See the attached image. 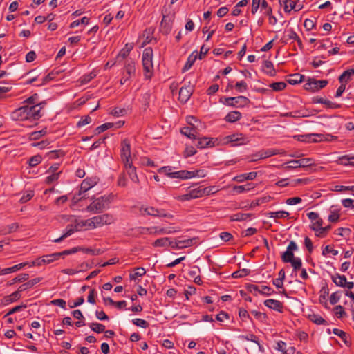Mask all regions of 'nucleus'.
Wrapping results in <instances>:
<instances>
[{
	"label": "nucleus",
	"instance_id": "nucleus-56",
	"mask_svg": "<svg viewBox=\"0 0 354 354\" xmlns=\"http://www.w3.org/2000/svg\"><path fill=\"white\" fill-rule=\"evenodd\" d=\"M339 160L343 165L354 166V156H344L339 158Z\"/></svg>",
	"mask_w": 354,
	"mask_h": 354
},
{
	"label": "nucleus",
	"instance_id": "nucleus-42",
	"mask_svg": "<svg viewBox=\"0 0 354 354\" xmlns=\"http://www.w3.org/2000/svg\"><path fill=\"white\" fill-rule=\"evenodd\" d=\"M312 133L304 134V135H297L295 136V138L301 142H316V140L313 139Z\"/></svg>",
	"mask_w": 354,
	"mask_h": 354
},
{
	"label": "nucleus",
	"instance_id": "nucleus-28",
	"mask_svg": "<svg viewBox=\"0 0 354 354\" xmlns=\"http://www.w3.org/2000/svg\"><path fill=\"white\" fill-rule=\"evenodd\" d=\"M180 132L184 136L189 138L196 139L197 138L196 127H186L180 129Z\"/></svg>",
	"mask_w": 354,
	"mask_h": 354
},
{
	"label": "nucleus",
	"instance_id": "nucleus-17",
	"mask_svg": "<svg viewBox=\"0 0 354 354\" xmlns=\"http://www.w3.org/2000/svg\"><path fill=\"white\" fill-rule=\"evenodd\" d=\"M97 183V178H86L81 183L78 196H81Z\"/></svg>",
	"mask_w": 354,
	"mask_h": 354
},
{
	"label": "nucleus",
	"instance_id": "nucleus-54",
	"mask_svg": "<svg viewBox=\"0 0 354 354\" xmlns=\"http://www.w3.org/2000/svg\"><path fill=\"white\" fill-rule=\"evenodd\" d=\"M44 261H45V259H44V257L42 256V257H40L36 259L35 260H34L31 262L26 261V263H28L26 266H28V267L41 266L45 264Z\"/></svg>",
	"mask_w": 354,
	"mask_h": 354
},
{
	"label": "nucleus",
	"instance_id": "nucleus-48",
	"mask_svg": "<svg viewBox=\"0 0 354 354\" xmlns=\"http://www.w3.org/2000/svg\"><path fill=\"white\" fill-rule=\"evenodd\" d=\"M250 270L249 269L243 268V269L239 270L237 271L234 272L232 274V277L235 279L241 278V277L248 276V274H250Z\"/></svg>",
	"mask_w": 354,
	"mask_h": 354
},
{
	"label": "nucleus",
	"instance_id": "nucleus-7",
	"mask_svg": "<svg viewBox=\"0 0 354 354\" xmlns=\"http://www.w3.org/2000/svg\"><path fill=\"white\" fill-rule=\"evenodd\" d=\"M45 102L36 104V105H26V112L27 120H38L41 117V110L42 109Z\"/></svg>",
	"mask_w": 354,
	"mask_h": 354
},
{
	"label": "nucleus",
	"instance_id": "nucleus-40",
	"mask_svg": "<svg viewBox=\"0 0 354 354\" xmlns=\"http://www.w3.org/2000/svg\"><path fill=\"white\" fill-rule=\"evenodd\" d=\"M304 79V75L295 73L290 75V78L288 80V82L292 85L300 83Z\"/></svg>",
	"mask_w": 354,
	"mask_h": 354
},
{
	"label": "nucleus",
	"instance_id": "nucleus-6",
	"mask_svg": "<svg viewBox=\"0 0 354 354\" xmlns=\"http://www.w3.org/2000/svg\"><path fill=\"white\" fill-rule=\"evenodd\" d=\"M224 100L225 101L223 102L221 100V102L228 106L235 107H244L248 106L250 102L248 97L242 95L238 97H225Z\"/></svg>",
	"mask_w": 354,
	"mask_h": 354
},
{
	"label": "nucleus",
	"instance_id": "nucleus-15",
	"mask_svg": "<svg viewBox=\"0 0 354 354\" xmlns=\"http://www.w3.org/2000/svg\"><path fill=\"white\" fill-rule=\"evenodd\" d=\"M280 152L278 150L269 149H263L259 151V152L252 155V162H255L259 160L265 159L272 156L279 154Z\"/></svg>",
	"mask_w": 354,
	"mask_h": 354
},
{
	"label": "nucleus",
	"instance_id": "nucleus-64",
	"mask_svg": "<svg viewBox=\"0 0 354 354\" xmlns=\"http://www.w3.org/2000/svg\"><path fill=\"white\" fill-rule=\"evenodd\" d=\"M41 156L37 155V156H32V158H30L29 160V165L30 167H35L37 166V165H39L41 161Z\"/></svg>",
	"mask_w": 354,
	"mask_h": 354
},
{
	"label": "nucleus",
	"instance_id": "nucleus-58",
	"mask_svg": "<svg viewBox=\"0 0 354 354\" xmlns=\"http://www.w3.org/2000/svg\"><path fill=\"white\" fill-rule=\"evenodd\" d=\"M330 253H331L333 256H335L338 254V251L333 249L331 245H326V246L322 250V254L324 256H326Z\"/></svg>",
	"mask_w": 354,
	"mask_h": 354
},
{
	"label": "nucleus",
	"instance_id": "nucleus-20",
	"mask_svg": "<svg viewBox=\"0 0 354 354\" xmlns=\"http://www.w3.org/2000/svg\"><path fill=\"white\" fill-rule=\"evenodd\" d=\"M124 168L130 179L133 183H138L139 179L136 173V169L133 166L132 162L124 164Z\"/></svg>",
	"mask_w": 354,
	"mask_h": 354
},
{
	"label": "nucleus",
	"instance_id": "nucleus-10",
	"mask_svg": "<svg viewBox=\"0 0 354 354\" xmlns=\"http://www.w3.org/2000/svg\"><path fill=\"white\" fill-rule=\"evenodd\" d=\"M225 139L227 143H232V146L245 145L248 143L250 141L248 138L245 137L242 133H234L226 136Z\"/></svg>",
	"mask_w": 354,
	"mask_h": 354
},
{
	"label": "nucleus",
	"instance_id": "nucleus-47",
	"mask_svg": "<svg viewBox=\"0 0 354 354\" xmlns=\"http://www.w3.org/2000/svg\"><path fill=\"white\" fill-rule=\"evenodd\" d=\"M21 298V291L19 289L6 297L7 303L14 302Z\"/></svg>",
	"mask_w": 354,
	"mask_h": 354
},
{
	"label": "nucleus",
	"instance_id": "nucleus-22",
	"mask_svg": "<svg viewBox=\"0 0 354 354\" xmlns=\"http://www.w3.org/2000/svg\"><path fill=\"white\" fill-rule=\"evenodd\" d=\"M333 333L335 335H337L338 337H339L347 346H351V337L348 334H347L346 332H344L340 329H338V328H334L333 330Z\"/></svg>",
	"mask_w": 354,
	"mask_h": 354
},
{
	"label": "nucleus",
	"instance_id": "nucleus-11",
	"mask_svg": "<svg viewBox=\"0 0 354 354\" xmlns=\"http://www.w3.org/2000/svg\"><path fill=\"white\" fill-rule=\"evenodd\" d=\"M120 156L122 162L124 164L132 162L131 160V146L127 139H124L121 144Z\"/></svg>",
	"mask_w": 354,
	"mask_h": 354
},
{
	"label": "nucleus",
	"instance_id": "nucleus-24",
	"mask_svg": "<svg viewBox=\"0 0 354 354\" xmlns=\"http://www.w3.org/2000/svg\"><path fill=\"white\" fill-rule=\"evenodd\" d=\"M257 173L254 171H252L248 174H243L239 176H235L233 178V180L236 181L238 183H243L245 180H253L257 177Z\"/></svg>",
	"mask_w": 354,
	"mask_h": 354
},
{
	"label": "nucleus",
	"instance_id": "nucleus-34",
	"mask_svg": "<svg viewBox=\"0 0 354 354\" xmlns=\"http://www.w3.org/2000/svg\"><path fill=\"white\" fill-rule=\"evenodd\" d=\"M241 118V113L237 111H230L225 116V120L228 122H235Z\"/></svg>",
	"mask_w": 354,
	"mask_h": 354
},
{
	"label": "nucleus",
	"instance_id": "nucleus-32",
	"mask_svg": "<svg viewBox=\"0 0 354 354\" xmlns=\"http://www.w3.org/2000/svg\"><path fill=\"white\" fill-rule=\"evenodd\" d=\"M332 280L336 286L342 288H345V283L347 281L346 277L344 275H341L338 273L332 276Z\"/></svg>",
	"mask_w": 354,
	"mask_h": 354
},
{
	"label": "nucleus",
	"instance_id": "nucleus-14",
	"mask_svg": "<svg viewBox=\"0 0 354 354\" xmlns=\"http://www.w3.org/2000/svg\"><path fill=\"white\" fill-rule=\"evenodd\" d=\"M279 3L284 6V11L286 12H290L292 10L297 12L303 8V4L299 0H279Z\"/></svg>",
	"mask_w": 354,
	"mask_h": 354
},
{
	"label": "nucleus",
	"instance_id": "nucleus-33",
	"mask_svg": "<svg viewBox=\"0 0 354 354\" xmlns=\"http://www.w3.org/2000/svg\"><path fill=\"white\" fill-rule=\"evenodd\" d=\"M263 71L270 76H274L276 75V71L274 68L273 64L272 62L266 60L263 62Z\"/></svg>",
	"mask_w": 354,
	"mask_h": 354
},
{
	"label": "nucleus",
	"instance_id": "nucleus-39",
	"mask_svg": "<svg viewBox=\"0 0 354 354\" xmlns=\"http://www.w3.org/2000/svg\"><path fill=\"white\" fill-rule=\"evenodd\" d=\"M189 193V198H191V199L200 198L204 196V192L203 191L202 187H198L197 188L193 189L190 190Z\"/></svg>",
	"mask_w": 354,
	"mask_h": 354
},
{
	"label": "nucleus",
	"instance_id": "nucleus-37",
	"mask_svg": "<svg viewBox=\"0 0 354 354\" xmlns=\"http://www.w3.org/2000/svg\"><path fill=\"white\" fill-rule=\"evenodd\" d=\"M196 146L200 149H203L207 147L213 146V143L210 139L208 138L204 137L201 138H198V143Z\"/></svg>",
	"mask_w": 354,
	"mask_h": 354
},
{
	"label": "nucleus",
	"instance_id": "nucleus-27",
	"mask_svg": "<svg viewBox=\"0 0 354 354\" xmlns=\"http://www.w3.org/2000/svg\"><path fill=\"white\" fill-rule=\"evenodd\" d=\"M28 264V263L24 262V263L17 264L14 266L10 267V268H3V269L1 270V274L5 275V274H7L9 273H12V272H17V271L22 269L25 266H26Z\"/></svg>",
	"mask_w": 354,
	"mask_h": 354
},
{
	"label": "nucleus",
	"instance_id": "nucleus-31",
	"mask_svg": "<svg viewBox=\"0 0 354 354\" xmlns=\"http://www.w3.org/2000/svg\"><path fill=\"white\" fill-rule=\"evenodd\" d=\"M197 57L198 51L195 50L188 57L187 61L183 68V72L189 70L192 66Z\"/></svg>",
	"mask_w": 354,
	"mask_h": 354
},
{
	"label": "nucleus",
	"instance_id": "nucleus-19",
	"mask_svg": "<svg viewBox=\"0 0 354 354\" xmlns=\"http://www.w3.org/2000/svg\"><path fill=\"white\" fill-rule=\"evenodd\" d=\"M193 88L190 86H185L181 87L179 91V99L184 102H186L192 95Z\"/></svg>",
	"mask_w": 354,
	"mask_h": 354
},
{
	"label": "nucleus",
	"instance_id": "nucleus-25",
	"mask_svg": "<svg viewBox=\"0 0 354 354\" xmlns=\"http://www.w3.org/2000/svg\"><path fill=\"white\" fill-rule=\"evenodd\" d=\"M42 279H43V278L39 277H37V278L32 279L31 280H29L26 283L21 285L18 288L19 290L21 291V292H23V291H24L26 290L30 289L32 287H33L35 285H36L37 283H38L40 281H41Z\"/></svg>",
	"mask_w": 354,
	"mask_h": 354
},
{
	"label": "nucleus",
	"instance_id": "nucleus-1",
	"mask_svg": "<svg viewBox=\"0 0 354 354\" xmlns=\"http://www.w3.org/2000/svg\"><path fill=\"white\" fill-rule=\"evenodd\" d=\"M77 252H82L84 254H89L91 256H97L102 254L104 250L95 248L93 247L84 248L82 246L74 247L69 250H65L60 252H55L50 254L44 255V259H45V264H49L58 260L59 258H64L66 255L73 254Z\"/></svg>",
	"mask_w": 354,
	"mask_h": 354
},
{
	"label": "nucleus",
	"instance_id": "nucleus-9",
	"mask_svg": "<svg viewBox=\"0 0 354 354\" xmlns=\"http://www.w3.org/2000/svg\"><path fill=\"white\" fill-rule=\"evenodd\" d=\"M93 226L95 228L102 227L104 225H110L113 223V217L108 214L98 215L92 217Z\"/></svg>",
	"mask_w": 354,
	"mask_h": 354
},
{
	"label": "nucleus",
	"instance_id": "nucleus-62",
	"mask_svg": "<svg viewBox=\"0 0 354 354\" xmlns=\"http://www.w3.org/2000/svg\"><path fill=\"white\" fill-rule=\"evenodd\" d=\"M334 310H335V315L338 318H342V317L346 316V315L344 311V308L340 305L336 306L334 308Z\"/></svg>",
	"mask_w": 354,
	"mask_h": 354
},
{
	"label": "nucleus",
	"instance_id": "nucleus-4",
	"mask_svg": "<svg viewBox=\"0 0 354 354\" xmlns=\"http://www.w3.org/2000/svg\"><path fill=\"white\" fill-rule=\"evenodd\" d=\"M153 50L151 47L145 48L142 53V66L145 71V77L150 79L153 75Z\"/></svg>",
	"mask_w": 354,
	"mask_h": 354
},
{
	"label": "nucleus",
	"instance_id": "nucleus-23",
	"mask_svg": "<svg viewBox=\"0 0 354 354\" xmlns=\"http://www.w3.org/2000/svg\"><path fill=\"white\" fill-rule=\"evenodd\" d=\"M313 101L314 103L323 104L326 105L328 108L330 109H338L340 107L339 104L328 100L327 99H325L324 97H316L313 99Z\"/></svg>",
	"mask_w": 354,
	"mask_h": 354
},
{
	"label": "nucleus",
	"instance_id": "nucleus-38",
	"mask_svg": "<svg viewBox=\"0 0 354 354\" xmlns=\"http://www.w3.org/2000/svg\"><path fill=\"white\" fill-rule=\"evenodd\" d=\"M47 133V129L44 128L43 129L37 131L32 132L29 134V139L30 140H36L39 139L41 137L45 136Z\"/></svg>",
	"mask_w": 354,
	"mask_h": 354
},
{
	"label": "nucleus",
	"instance_id": "nucleus-26",
	"mask_svg": "<svg viewBox=\"0 0 354 354\" xmlns=\"http://www.w3.org/2000/svg\"><path fill=\"white\" fill-rule=\"evenodd\" d=\"M190 171L187 170H180L178 171H174L172 174H169V177L172 178H180L181 180L190 179Z\"/></svg>",
	"mask_w": 354,
	"mask_h": 354
},
{
	"label": "nucleus",
	"instance_id": "nucleus-12",
	"mask_svg": "<svg viewBox=\"0 0 354 354\" xmlns=\"http://www.w3.org/2000/svg\"><path fill=\"white\" fill-rule=\"evenodd\" d=\"M281 259L284 263H290L294 271L299 270L302 266V262L299 257H295L294 254L290 253L283 254Z\"/></svg>",
	"mask_w": 354,
	"mask_h": 354
},
{
	"label": "nucleus",
	"instance_id": "nucleus-18",
	"mask_svg": "<svg viewBox=\"0 0 354 354\" xmlns=\"http://www.w3.org/2000/svg\"><path fill=\"white\" fill-rule=\"evenodd\" d=\"M264 305L279 313L283 311V304L279 300L273 299H266L264 301Z\"/></svg>",
	"mask_w": 354,
	"mask_h": 354
},
{
	"label": "nucleus",
	"instance_id": "nucleus-41",
	"mask_svg": "<svg viewBox=\"0 0 354 354\" xmlns=\"http://www.w3.org/2000/svg\"><path fill=\"white\" fill-rule=\"evenodd\" d=\"M353 75H354V68L346 70L339 77V81L346 82Z\"/></svg>",
	"mask_w": 354,
	"mask_h": 354
},
{
	"label": "nucleus",
	"instance_id": "nucleus-61",
	"mask_svg": "<svg viewBox=\"0 0 354 354\" xmlns=\"http://www.w3.org/2000/svg\"><path fill=\"white\" fill-rule=\"evenodd\" d=\"M63 156H64V153L62 150H53L48 153V156L51 159H55Z\"/></svg>",
	"mask_w": 354,
	"mask_h": 354
},
{
	"label": "nucleus",
	"instance_id": "nucleus-30",
	"mask_svg": "<svg viewBox=\"0 0 354 354\" xmlns=\"http://www.w3.org/2000/svg\"><path fill=\"white\" fill-rule=\"evenodd\" d=\"M255 187L253 183H247L243 185H235L233 187V191L236 194H241L245 192H249Z\"/></svg>",
	"mask_w": 354,
	"mask_h": 354
},
{
	"label": "nucleus",
	"instance_id": "nucleus-53",
	"mask_svg": "<svg viewBox=\"0 0 354 354\" xmlns=\"http://www.w3.org/2000/svg\"><path fill=\"white\" fill-rule=\"evenodd\" d=\"M251 313L255 317V318L257 319H258L259 321H260L261 322H265L266 320L268 319V316L266 315V313H261L259 311H257L254 310H252Z\"/></svg>",
	"mask_w": 354,
	"mask_h": 354
},
{
	"label": "nucleus",
	"instance_id": "nucleus-45",
	"mask_svg": "<svg viewBox=\"0 0 354 354\" xmlns=\"http://www.w3.org/2000/svg\"><path fill=\"white\" fill-rule=\"evenodd\" d=\"M250 216H251L250 214L239 212V213L233 214L231 218H232V221H245Z\"/></svg>",
	"mask_w": 354,
	"mask_h": 354
},
{
	"label": "nucleus",
	"instance_id": "nucleus-3",
	"mask_svg": "<svg viewBox=\"0 0 354 354\" xmlns=\"http://www.w3.org/2000/svg\"><path fill=\"white\" fill-rule=\"evenodd\" d=\"M113 196L111 195L102 196L95 199L90 205L86 207V210L93 214L103 212L108 209Z\"/></svg>",
	"mask_w": 354,
	"mask_h": 354
},
{
	"label": "nucleus",
	"instance_id": "nucleus-44",
	"mask_svg": "<svg viewBox=\"0 0 354 354\" xmlns=\"http://www.w3.org/2000/svg\"><path fill=\"white\" fill-rule=\"evenodd\" d=\"M115 126L114 123L113 122H107V123H104L99 127H97L95 129V134H100L104 131H105L106 130L110 129V128H112Z\"/></svg>",
	"mask_w": 354,
	"mask_h": 354
},
{
	"label": "nucleus",
	"instance_id": "nucleus-2",
	"mask_svg": "<svg viewBox=\"0 0 354 354\" xmlns=\"http://www.w3.org/2000/svg\"><path fill=\"white\" fill-rule=\"evenodd\" d=\"M68 221L70 223L66 226V232L60 237L55 239L54 242L62 241L65 237L71 235L74 232L83 229L95 228L91 222L92 218L87 220H80L75 216H70Z\"/></svg>",
	"mask_w": 354,
	"mask_h": 354
},
{
	"label": "nucleus",
	"instance_id": "nucleus-51",
	"mask_svg": "<svg viewBox=\"0 0 354 354\" xmlns=\"http://www.w3.org/2000/svg\"><path fill=\"white\" fill-rule=\"evenodd\" d=\"M132 323L138 327L147 328L149 327V324L145 319L140 318H136L132 320Z\"/></svg>",
	"mask_w": 354,
	"mask_h": 354
},
{
	"label": "nucleus",
	"instance_id": "nucleus-36",
	"mask_svg": "<svg viewBox=\"0 0 354 354\" xmlns=\"http://www.w3.org/2000/svg\"><path fill=\"white\" fill-rule=\"evenodd\" d=\"M88 326L92 331L97 333H104L105 330V326L97 322L90 323Z\"/></svg>",
	"mask_w": 354,
	"mask_h": 354
},
{
	"label": "nucleus",
	"instance_id": "nucleus-8",
	"mask_svg": "<svg viewBox=\"0 0 354 354\" xmlns=\"http://www.w3.org/2000/svg\"><path fill=\"white\" fill-rule=\"evenodd\" d=\"M328 84V81L325 80H317L313 78H308L304 87L307 91L315 92L324 88Z\"/></svg>",
	"mask_w": 354,
	"mask_h": 354
},
{
	"label": "nucleus",
	"instance_id": "nucleus-21",
	"mask_svg": "<svg viewBox=\"0 0 354 354\" xmlns=\"http://www.w3.org/2000/svg\"><path fill=\"white\" fill-rule=\"evenodd\" d=\"M25 106L15 109L11 114V117L15 120H27Z\"/></svg>",
	"mask_w": 354,
	"mask_h": 354
},
{
	"label": "nucleus",
	"instance_id": "nucleus-57",
	"mask_svg": "<svg viewBox=\"0 0 354 354\" xmlns=\"http://www.w3.org/2000/svg\"><path fill=\"white\" fill-rule=\"evenodd\" d=\"M297 160L300 167H309L314 164V160L312 158H302Z\"/></svg>",
	"mask_w": 354,
	"mask_h": 354
},
{
	"label": "nucleus",
	"instance_id": "nucleus-49",
	"mask_svg": "<svg viewBox=\"0 0 354 354\" xmlns=\"http://www.w3.org/2000/svg\"><path fill=\"white\" fill-rule=\"evenodd\" d=\"M29 279V274L27 273H22L15 277L10 283V285H12L17 282H24Z\"/></svg>",
	"mask_w": 354,
	"mask_h": 354
},
{
	"label": "nucleus",
	"instance_id": "nucleus-46",
	"mask_svg": "<svg viewBox=\"0 0 354 354\" xmlns=\"http://www.w3.org/2000/svg\"><path fill=\"white\" fill-rule=\"evenodd\" d=\"M146 270L143 268H137L133 274H130L129 278L131 280H136L138 277L145 275Z\"/></svg>",
	"mask_w": 354,
	"mask_h": 354
},
{
	"label": "nucleus",
	"instance_id": "nucleus-59",
	"mask_svg": "<svg viewBox=\"0 0 354 354\" xmlns=\"http://www.w3.org/2000/svg\"><path fill=\"white\" fill-rule=\"evenodd\" d=\"M341 291L333 292L330 297V303L332 305L337 304L341 298Z\"/></svg>",
	"mask_w": 354,
	"mask_h": 354
},
{
	"label": "nucleus",
	"instance_id": "nucleus-5",
	"mask_svg": "<svg viewBox=\"0 0 354 354\" xmlns=\"http://www.w3.org/2000/svg\"><path fill=\"white\" fill-rule=\"evenodd\" d=\"M140 212L142 215H149L157 217H165L168 218H172L173 215L171 214L166 213L164 209H158L153 207H144L142 206L140 208Z\"/></svg>",
	"mask_w": 354,
	"mask_h": 354
},
{
	"label": "nucleus",
	"instance_id": "nucleus-60",
	"mask_svg": "<svg viewBox=\"0 0 354 354\" xmlns=\"http://www.w3.org/2000/svg\"><path fill=\"white\" fill-rule=\"evenodd\" d=\"M34 196V192L33 191H28L26 193H24L21 198H20L19 201L21 203H25L30 201L32 197Z\"/></svg>",
	"mask_w": 354,
	"mask_h": 354
},
{
	"label": "nucleus",
	"instance_id": "nucleus-16",
	"mask_svg": "<svg viewBox=\"0 0 354 354\" xmlns=\"http://www.w3.org/2000/svg\"><path fill=\"white\" fill-rule=\"evenodd\" d=\"M248 290L251 293L256 294V292H259L261 295H270L274 292V290L269 286H259L254 284H250L249 286H248Z\"/></svg>",
	"mask_w": 354,
	"mask_h": 354
},
{
	"label": "nucleus",
	"instance_id": "nucleus-50",
	"mask_svg": "<svg viewBox=\"0 0 354 354\" xmlns=\"http://www.w3.org/2000/svg\"><path fill=\"white\" fill-rule=\"evenodd\" d=\"M274 91H281L285 89L286 84L283 82H274L269 85Z\"/></svg>",
	"mask_w": 354,
	"mask_h": 354
},
{
	"label": "nucleus",
	"instance_id": "nucleus-43",
	"mask_svg": "<svg viewBox=\"0 0 354 354\" xmlns=\"http://www.w3.org/2000/svg\"><path fill=\"white\" fill-rule=\"evenodd\" d=\"M268 214L270 218H287L289 216V213L286 211L271 212Z\"/></svg>",
	"mask_w": 354,
	"mask_h": 354
},
{
	"label": "nucleus",
	"instance_id": "nucleus-13",
	"mask_svg": "<svg viewBox=\"0 0 354 354\" xmlns=\"http://www.w3.org/2000/svg\"><path fill=\"white\" fill-rule=\"evenodd\" d=\"M323 221L319 216L316 221L312 223V229L315 231V234L317 236H324L327 232H328L331 226L329 225L326 227H323Z\"/></svg>",
	"mask_w": 354,
	"mask_h": 354
},
{
	"label": "nucleus",
	"instance_id": "nucleus-29",
	"mask_svg": "<svg viewBox=\"0 0 354 354\" xmlns=\"http://www.w3.org/2000/svg\"><path fill=\"white\" fill-rule=\"evenodd\" d=\"M124 73L127 75V77L131 78L135 75L136 66L135 62L133 60H128L124 66Z\"/></svg>",
	"mask_w": 354,
	"mask_h": 354
},
{
	"label": "nucleus",
	"instance_id": "nucleus-35",
	"mask_svg": "<svg viewBox=\"0 0 354 354\" xmlns=\"http://www.w3.org/2000/svg\"><path fill=\"white\" fill-rule=\"evenodd\" d=\"M309 319L317 325H327V322L319 315L311 314L308 315Z\"/></svg>",
	"mask_w": 354,
	"mask_h": 354
},
{
	"label": "nucleus",
	"instance_id": "nucleus-52",
	"mask_svg": "<svg viewBox=\"0 0 354 354\" xmlns=\"http://www.w3.org/2000/svg\"><path fill=\"white\" fill-rule=\"evenodd\" d=\"M330 214L328 216V221L331 223H336L339 221V214L335 210L333 209V206H332L330 209Z\"/></svg>",
	"mask_w": 354,
	"mask_h": 354
},
{
	"label": "nucleus",
	"instance_id": "nucleus-55",
	"mask_svg": "<svg viewBox=\"0 0 354 354\" xmlns=\"http://www.w3.org/2000/svg\"><path fill=\"white\" fill-rule=\"evenodd\" d=\"M282 167L286 170L300 167L297 160H290V161L288 162L287 163L283 165Z\"/></svg>",
	"mask_w": 354,
	"mask_h": 354
},
{
	"label": "nucleus",
	"instance_id": "nucleus-63",
	"mask_svg": "<svg viewBox=\"0 0 354 354\" xmlns=\"http://www.w3.org/2000/svg\"><path fill=\"white\" fill-rule=\"evenodd\" d=\"M27 307L26 304H22L19 306H16L15 307L10 309L5 315V317L9 316L12 314H14L17 312L21 311L24 309H25Z\"/></svg>",
	"mask_w": 354,
	"mask_h": 354
}]
</instances>
